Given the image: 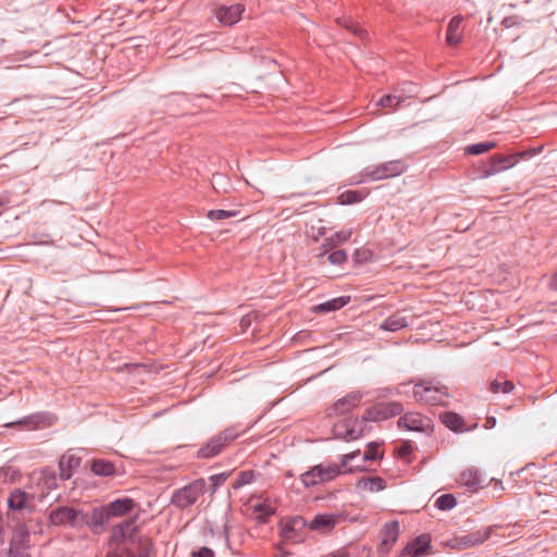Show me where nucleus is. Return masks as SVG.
<instances>
[{
    "mask_svg": "<svg viewBox=\"0 0 557 557\" xmlns=\"http://www.w3.org/2000/svg\"><path fill=\"white\" fill-rule=\"evenodd\" d=\"M362 255H363V258L366 259V258H367V256H366V255H368V251H367V250H363V251H362Z\"/></svg>",
    "mask_w": 557,
    "mask_h": 557,
    "instance_id": "nucleus-54",
    "label": "nucleus"
},
{
    "mask_svg": "<svg viewBox=\"0 0 557 557\" xmlns=\"http://www.w3.org/2000/svg\"><path fill=\"white\" fill-rule=\"evenodd\" d=\"M111 545L107 557H150L152 543L138 532L135 519H127L112 528Z\"/></svg>",
    "mask_w": 557,
    "mask_h": 557,
    "instance_id": "nucleus-1",
    "label": "nucleus"
},
{
    "mask_svg": "<svg viewBox=\"0 0 557 557\" xmlns=\"http://www.w3.org/2000/svg\"><path fill=\"white\" fill-rule=\"evenodd\" d=\"M29 500L30 496L26 492L15 490L8 498V506L11 510H22L27 507Z\"/></svg>",
    "mask_w": 557,
    "mask_h": 557,
    "instance_id": "nucleus-27",
    "label": "nucleus"
},
{
    "mask_svg": "<svg viewBox=\"0 0 557 557\" xmlns=\"http://www.w3.org/2000/svg\"><path fill=\"white\" fill-rule=\"evenodd\" d=\"M341 520L342 515L339 513H320L309 522L308 529L321 533H329L336 524L339 523Z\"/></svg>",
    "mask_w": 557,
    "mask_h": 557,
    "instance_id": "nucleus-14",
    "label": "nucleus"
},
{
    "mask_svg": "<svg viewBox=\"0 0 557 557\" xmlns=\"http://www.w3.org/2000/svg\"><path fill=\"white\" fill-rule=\"evenodd\" d=\"M357 487L361 491L376 493L385 490L386 481L381 476L361 478L357 482Z\"/></svg>",
    "mask_w": 557,
    "mask_h": 557,
    "instance_id": "nucleus-23",
    "label": "nucleus"
},
{
    "mask_svg": "<svg viewBox=\"0 0 557 557\" xmlns=\"http://www.w3.org/2000/svg\"><path fill=\"white\" fill-rule=\"evenodd\" d=\"M456 505L457 500L453 494H443L435 502V507L440 510H451Z\"/></svg>",
    "mask_w": 557,
    "mask_h": 557,
    "instance_id": "nucleus-33",
    "label": "nucleus"
},
{
    "mask_svg": "<svg viewBox=\"0 0 557 557\" xmlns=\"http://www.w3.org/2000/svg\"><path fill=\"white\" fill-rule=\"evenodd\" d=\"M351 234H352L351 230H342V231L334 233L330 237L325 238L322 244L323 251L320 253V256L321 257L324 256L329 249L336 248V247L343 245L344 243H346L347 240H349V238L351 237Z\"/></svg>",
    "mask_w": 557,
    "mask_h": 557,
    "instance_id": "nucleus-21",
    "label": "nucleus"
},
{
    "mask_svg": "<svg viewBox=\"0 0 557 557\" xmlns=\"http://www.w3.org/2000/svg\"><path fill=\"white\" fill-rule=\"evenodd\" d=\"M461 16H454L446 29V41L450 46H457L461 41L460 26L462 23Z\"/></svg>",
    "mask_w": 557,
    "mask_h": 557,
    "instance_id": "nucleus-25",
    "label": "nucleus"
},
{
    "mask_svg": "<svg viewBox=\"0 0 557 557\" xmlns=\"http://www.w3.org/2000/svg\"><path fill=\"white\" fill-rule=\"evenodd\" d=\"M191 557H214V552L208 547H201L191 553Z\"/></svg>",
    "mask_w": 557,
    "mask_h": 557,
    "instance_id": "nucleus-44",
    "label": "nucleus"
},
{
    "mask_svg": "<svg viewBox=\"0 0 557 557\" xmlns=\"http://www.w3.org/2000/svg\"><path fill=\"white\" fill-rule=\"evenodd\" d=\"M503 24H504L506 27H509V26L511 25V24H510V18H509V17L504 18Z\"/></svg>",
    "mask_w": 557,
    "mask_h": 557,
    "instance_id": "nucleus-49",
    "label": "nucleus"
},
{
    "mask_svg": "<svg viewBox=\"0 0 557 557\" xmlns=\"http://www.w3.org/2000/svg\"><path fill=\"white\" fill-rule=\"evenodd\" d=\"M244 10V7L239 3L228 7L222 5L216 10L215 16L221 24L231 26L240 20Z\"/></svg>",
    "mask_w": 557,
    "mask_h": 557,
    "instance_id": "nucleus-17",
    "label": "nucleus"
},
{
    "mask_svg": "<svg viewBox=\"0 0 557 557\" xmlns=\"http://www.w3.org/2000/svg\"><path fill=\"white\" fill-rule=\"evenodd\" d=\"M255 478H256L255 471H252V470L242 471L237 475L235 482L233 483V488L239 490L240 487L252 483L255 481Z\"/></svg>",
    "mask_w": 557,
    "mask_h": 557,
    "instance_id": "nucleus-35",
    "label": "nucleus"
},
{
    "mask_svg": "<svg viewBox=\"0 0 557 557\" xmlns=\"http://www.w3.org/2000/svg\"><path fill=\"white\" fill-rule=\"evenodd\" d=\"M27 537H28V531L26 530L25 525H22L15 532V534L10 543V546L11 547L13 545H17V547L24 546Z\"/></svg>",
    "mask_w": 557,
    "mask_h": 557,
    "instance_id": "nucleus-40",
    "label": "nucleus"
},
{
    "mask_svg": "<svg viewBox=\"0 0 557 557\" xmlns=\"http://www.w3.org/2000/svg\"><path fill=\"white\" fill-rule=\"evenodd\" d=\"M398 453H399V455H400L401 457H407V456H409V455H410V453H411V446H410V444H405V445H403V446L399 448Z\"/></svg>",
    "mask_w": 557,
    "mask_h": 557,
    "instance_id": "nucleus-46",
    "label": "nucleus"
},
{
    "mask_svg": "<svg viewBox=\"0 0 557 557\" xmlns=\"http://www.w3.org/2000/svg\"><path fill=\"white\" fill-rule=\"evenodd\" d=\"M441 421L447 429L454 432H465L468 430L466 428L463 418L460 414L453 411L442 413Z\"/></svg>",
    "mask_w": 557,
    "mask_h": 557,
    "instance_id": "nucleus-22",
    "label": "nucleus"
},
{
    "mask_svg": "<svg viewBox=\"0 0 557 557\" xmlns=\"http://www.w3.org/2000/svg\"><path fill=\"white\" fill-rule=\"evenodd\" d=\"M495 147L494 141H484V143H478L470 145L466 147V153L478 156L484 152H487L488 150L493 149Z\"/></svg>",
    "mask_w": 557,
    "mask_h": 557,
    "instance_id": "nucleus-34",
    "label": "nucleus"
},
{
    "mask_svg": "<svg viewBox=\"0 0 557 557\" xmlns=\"http://www.w3.org/2000/svg\"><path fill=\"white\" fill-rule=\"evenodd\" d=\"M494 528L495 527L492 525L467 533L459 537V545H461L463 548L478 546L490 539Z\"/></svg>",
    "mask_w": 557,
    "mask_h": 557,
    "instance_id": "nucleus-16",
    "label": "nucleus"
},
{
    "mask_svg": "<svg viewBox=\"0 0 557 557\" xmlns=\"http://www.w3.org/2000/svg\"><path fill=\"white\" fill-rule=\"evenodd\" d=\"M363 199V195L358 190H346L342 193L338 200L342 205H352L360 202Z\"/></svg>",
    "mask_w": 557,
    "mask_h": 557,
    "instance_id": "nucleus-36",
    "label": "nucleus"
},
{
    "mask_svg": "<svg viewBox=\"0 0 557 557\" xmlns=\"http://www.w3.org/2000/svg\"><path fill=\"white\" fill-rule=\"evenodd\" d=\"M253 512L257 515V520L265 523L268 519L275 513V508L271 506L268 500L251 505Z\"/></svg>",
    "mask_w": 557,
    "mask_h": 557,
    "instance_id": "nucleus-30",
    "label": "nucleus"
},
{
    "mask_svg": "<svg viewBox=\"0 0 557 557\" xmlns=\"http://www.w3.org/2000/svg\"><path fill=\"white\" fill-rule=\"evenodd\" d=\"M81 465V458L73 454H64L59 461V468L61 470V476L65 480L72 475V470L78 468Z\"/></svg>",
    "mask_w": 557,
    "mask_h": 557,
    "instance_id": "nucleus-24",
    "label": "nucleus"
},
{
    "mask_svg": "<svg viewBox=\"0 0 557 557\" xmlns=\"http://www.w3.org/2000/svg\"><path fill=\"white\" fill-rule=\"evenodd\" d=\"M458 483L469 492H476L486 485V479L478 468L470 467L460 473Z\"/></svg>",
    "mask_w": 557,
    "mask_h": 557,
    "instance_id": "nucleus-13",
    "label": "nucleus"
},
{
    "mask_svg": "<svg viewBox=\"0 0 557 557\" xmlns=\"http://www.w3.org/2000/svg\"><path fill=\"white\" fill-rule=\"evenodd\" d=\"M228 476V472H222L209 476V481L211 483V494H214L218 491V488L225 483Z\"/></svg>",
    "mask_w": 557,
    "mask_h": 557,
    "instance_id": "nucleus-39",
    "label": "nucleus"
},
{
    "mask_svg": "<svg viewBox=\"0 0 557 557\" xmlns=\"http://www.w3.org/2000/svg\"><path fill=\"white\" fill-rule=\"evenodd\" d=\"M49 520L52 525H67L73 529H81L85 524V515L81 509L70 506H59L50 511Z\"/></svg>",
    "mask_w": 557,
    "mask_h": 557,
    "instance_id": "nucleus-7",
    "label": "nucleus"
},
{
    "mask_svg": "<svg viewBox=\"0 0 557 557\" xmlns=\"http://www.w3.org/2000/svg\"><path fill=\"white\" fill-rule=\"evenodd\" d=\"M549 287L553 290H557V272L552 276Z\"/></svg>",
    "mask_w": 557,
    "mask_h": 557,
    "instance_id": "nucleus-47",
    "label": "nucleus"
},
{
    "mask_svg": "<svg viewBox=\"0 0 557 557\" xmlns=\"http://www.w3.org/2000/svg\"><path fill=\"white\" fill-rule=\"evenodd\" d=\"M349 300H350L349 296L336 297V298H333L331 300H327L325 302L318 305L314 308V310L317 312L335 311V310H338V309L343 308L344 306H346L349 302Z\"/></svg>",
    "mask_w": 557,
    "mask_h": 557,
    "instance_id": "nucleus-29",
    "label": "nucleus"
},
{
    "mask_svg": "<svg viewBox=\"0 0 557 557\" xmlns=\"http://www.w3.org/2000/svg\"><path fill=\"white\" fill-rule=\"evenodd\" d=\"M327 259L334 265H343L347 261V253L345 250H335L329 255Z\"/></svg>",
    "mask_w": 557,
    "mask_h": 557,
    "instance_id": "nucleus-41",
    "label": "nucleus"
},
{
    "mask_svg": "<svg viewBox=\"0 0 557 557\" xmlns=\"http://www.w3.org/2000/svg\"><path fill=\"white\" fill-rule=\"evenodd\" d=\"M490 387L493 393L509 394L512 392L515 386H513V383L508 380H504V381L494 380L493 382H491Z\"/></svg>",
    "mask_w": 557,
    "mask_h": 557,
    "instance_id": "nucleus-37",
    "label": "nucleus"
},
{
    "mask_svg": "<svg viewBox=\"0 0 557 557\" xmlns=\"http://www.w3.org/2000/svg\"><path fill=\"white\" fill-rule=\"evenodd\" d=\"M249 428L239 429V425L226 428L212 436L197 453L199 458L208 459L219 455L231 442L245 433Z\"/></svg>",
    "mask_w": 557,
    "mask_h": 557,
    "instance_id": "nucleus-4",
    "label": "nucleus"
},
{
    "mask_svg": "<svg viewBox=\"0 0 557 557\" xmlns=\"http://www.w3.org/2000/svg\"><path fill=\"white\" fill-rule=\"evenodd\" d=\"M487 422H490V423H493V424H495V422H496V419H493V420H491V419H487Z\"/></svg>",
    "mask_w": 557,
    "mask_h": 557,
    "instance_id": "nucleus-52",
    "label": "nucleus"
},
{
    "mask_svg": "<svg viewBox=\"0 0 557 557\" xmlns=\"http://www.w3.org/2000/svg\"><path fill=\"white\" fill-rule=\"evenodd\" d=\"M407 169L406 163L400 160H391L362 169L359 173L348 180L349 185H360L368 182L392 178L403 174Z\"/></svg>",
    "mask_w": 557,
    "mask_h": 557,
    "instance_id": "nucleus-2",
    "label": "nucleus"
},
{
    "mask_svg": "<svg viewBox=\"0 0 557 557\" xmlns=\"http://www.w3.org/2000/svg\"><path fill=\"white\" fill-rule=\"evenodd\" d=\"M91 471L99 476H110L115 473V466L113 462L106 459H94L91 463Z\"/></svg>",
    "mask_w": 557,
    "mask_h": 557,
    "instance_id": "nucleus-28",
    "label": "nucleus"
},
{
    "mask_svg": "<svg viewBox=\"0 0 557 557\" xmlns=\"http://www.w3.org/2000/svg\"><path fill=\"white\" fill-rule=\"evenodd\" d=\"M352 30H354V33H356L359 36H361L364 33V30H362L361 28H357V27H354Z\"/></svg>",
    "mask_w": 557,
    "mask_h": 557,
    "instance_id": "nucleus-48",
    "label": "nucleus"
},
{
    "mask_svg": "<svg viewBox=\"0 0 557 557\" xmlns=\"http://www.w3.org/2000/svg\"><path fill=\"white\" fill-rule=\"evenodd\" d=\"M518 162L516 156L495 154L491 158L490 163L480 170V176L483 178L493 176L502 171L512 168Z\"/></svg>",
    "mask_w": 557,
    "mask_h": 557,
    "instance_id": "nucleus-12",
    "label": "nucleus"
},
{
    "mask_svg": "<svg viewBox=\"0 0 557 557\" xmlns=\"http://www.w3.org/2000/svg\"><path fill=\"white\" fill-rule=\"evenodd\" d=\"M407 326V318L405 315H401L400 313L389 315L380 324V329L387 332H397Z\"/></svg>",
    "mask_w": 557,
    "mask_h": 557,
    "instance_id": "nucleus-26",
    "label": "nucleus"
},
{
    "mask_svg": "<svg viewBox=\"0 0 557 557\" xmlns=\"http://www.w3.org/2000/svg\"><path fill=\"white\" fill-rule=\"evenodd\" d=\"M403 410L404 406L398 401L379 403L368 408L361 418L364 424L369 421L380 422L400 414Z\"/></svg>",
    "mask_w": 557,
    "mask_h": 557,
    "instance_id": "nucleus-9",
    "label": "nucleus"
},
{
    "mask_svg": "<svg viewBox=\"0 0 557 557\" xmlns=\"http://www.w3.org/2000/svg\"><path fill=\"white\" fill-rule=\"evenodd\" d=\"M379 444L375 442H371L367 446V450L363 453L364 460H375L380 457L379 453Z\"/></svg>",
    "mask_w": 557,
    "mask_h": 557,
    "instance_id": "nucleus-43",
    "label": "nucleus"
},
{
    "mask_svg": "<svg viewBox=\"0 0 557 557\" xmlns=\"http://www.w3.org/2000/svg\"><path fill=\"white\" fill-rule=\"evenodd\" d=\"M487 422H490V423H493V424H495V422H496V419H493V420H491V419H487Z\"/></svg>",
    "mask_w": 557,
    "mask_h": 557,
    "instance_id": "nucleus-51",
    "label": "nucleus"
},
{
    "mask_svg": "<svg viewBox=\"0 0 557 557\" xmlns=\"http://www.w3.org/2000/svg\"><path fill=\"white\" fill-rule=\"evenodd\" d=\"M135 507V502L132 498L124 497L111 502L106 508V517L110 519L112 517H122Z\"/></svg>",
    "mask_w": 557,
    "mask_h": 557,
    "instance_id": "nucleus-19",
    "label": "nucleus"
},
{
    "mask_svg": "<svg viewBox=\"0 0 557 557\" xmlns=\"http://www.w3.org/2000/svg\"><path fill=\"white\" fill-rule=\"evenodd\" d=\"M337 476H339V471L335 463H320L304 472L300 475V482L305 487H313L327 483Z\"/></svg>",
    "mask_w": 557,
    "mask_h": 557,
    "instance_id": "nucleus-6",
    "label": "nucleus"
},
{
    "mask_svg": "<svg viewBox=\"0 0 557 557\" xmlns=\"http://www.w3.org/2000/svg\"><path fill=\"white\" fill-rule=\"evenodd\" d=\"M11 546H8L5 542L0 543V557H10Z\"/></svg>",
    "mask_w": 557,
    "mask_h": 557,
    "instance_id": "nucleus-45",
    "label": "nucleus"
},
{
    "mask_svg": "<svg viewBox=\"0 0 557 557\" xmlns=\"http://www.w3.org/2000/svg\"><path fill=\"white\" fill-rule=\"evenodd\" d=\"M236 215H237V211H235V210H222V209L210 210L207 213V218L212 221L225 220V219L234 218Z\"/></svg>",
    "mask_w": 557,
    "mask_h": 557,
    "instance_id": "nucleus-38",
    "label": "nucleus"
},
{
    "mask_svg": "<svg viewBox=\"0 0 557 557\" xmlns=\"http://www.w3.org/2000/svg\"><path fill=\"white\" fill-rule=\"evenodd\" d=\"M307 520L301 516L286 517L280 521L281 535L288 541L297 542L308 528Z\"/></svg>",
    "mask_w": 557,
    "mask_h": 557,
    "instance_id": "nucleus-10",
    "label": "nucleus"
},
{
    "mask_svg": "<svg viewBox=\"0 0 557 557\" xmlns=\"http://www.w3.org/2000/svg\"><path fill=\"white\" fill-rule=\"evenodd\" d=\"M359 455V450H356V451H352V453H349V454H344L341 456V461L339 463H335V467L338 468V471H339V475L345 473L344 471V468L351 461L354 460L357 456Z\"/></svg>",
    "mask_w": 557,
    "mask_h": 557,
    "instance_id": "nucleus-42",
    "label": "nucleus"
},
{
    "mask_svg": "<svg viewBox=\"0 0 557 557\" xmlns=\"http://www.w3.org/2000/svg\"><path fill=\"white\" fill-rule=\"evenodd\" d=\"M412 394L417 401L431 406L445 405L449 397L447 387L434 379L417 381Z\"/></svg>",
    "mask_w": 557,
    "mask_h": 557,
    "instance_id": "nucleus-3",
    "label": "nucleus"
},
{
    "mask_svg": "<svg viewBox=\"0 0 557 557\" xmlns=\"http://www.w3.org/2000/svg\"><path fill=\"white\" fill-rule=\"evenodd\" d=\"M370 428L364 424L362 418H347L338 421L333 426V434L336 438L346 442L356 441L368 433Z\"/></svg>",
    "mask_w": 557,
    "mask_h": 557,
    "instance_id": "nucleus-8",
    "label": "nucleus"
},
{
    "mask_svg": "<svg viewBox=\"0 0 557 557\" xmlns=\"http://www.w3.org/2000/svg\"><path fill=\"white\" fill-rule=\"evenodd\" d=\"M431 544L429 534H421L407 544L403 557H420L426 553Z\"/></svg>",
    "mask_w": 557,
    "mask_h": 557,
    "instance_id": "nucleus-18",
    "label": "nucleus"
},
{
    "mask_svg": "<svg viewBox=\"0 0 557 557\" xmlns=\"http://www.w3.org/2000/svg\"><path fill=\"white\" fill-rule=\"evenodd\" d=\"M398 426L407 431L428 433L431 430V419L418 412H408L398 419Z\"/></svg>",
    "mask_w": 557,
    "mask_h": 557,
    "instance_id": "nucleus-11",
    "label": "nucleus"
},
{
    "mask_svg": "<svg viewBox=\"0 0 557 557\" xmlns=\"http://www.w3.org/2000/svg\"><path fill=\"white\" fill-rule=\"evenodd\" d=\"M398 531H399L398 522L394 521L388 524H385L381 545L389 548L396 542Z\"/></svg>",
    "mask_w": 557,
    "mask_h": 557,
    "instance_id": "nucleus-31",
    "label": "nucleus"
},
{
    "mask_svg": "<svg viewBox=\"0 0 557 557\" xmlns=\"http://www.w3.org/2000/svg\"><path fill=\"white\" fill-rule=\"evenodd\" d=\"M359 256H360V250H356V251H355V257H356L357 259H359Z\"/></svg>",
    "mask_w": 557,
    "mask_h": 557,
    "instance_id": "nucleus-50",
    "label": "nucleus"
},
{
    "mask_svg": "<svg viewBox=\"0 0 557 557\" xmlns=\"http://www.w3.org/2000/svg\"><path fill=\"white\" fill-rule=\"evenodd\" d=\"M205 491L206 481L203 479H197L182 488L174 491L171 497V504L178 509H185L194 505L199 496L203 495Z\"/></svg>",
    "mask_w": 557,
    "mask_h": 557,
    "instance_id": "nucleus-5",
    "label": "nucleus"
},
{
    "mask_svg": "<svg viewBox=\"0 0 557 557\" xmlns=\"http://www.w3.org/2000/svg\"><path fill=\"white\" fill-rule=\"evenodd\" d=\"M50 417L44 413H34L27 417H24L15 422L7 423L5 426L10 428L13 425H23L28 429H39L41 425L50 424Z\"/></svg>",
    "mask_w": 557,
    "mask_h": 557,
    "instance_id": "nucleus-20",
    "label": "nucleus"
},
{
    "mask_svg": "<svg viewBox=\"0 0 557 557\" xmlns=\"http://www.w3.org/2000/svg\"><path fill=\"white\" fill-rule=\"evenodd\" d=\"M487 422H490V423H493V424H495V422H496V419H493V420H491V419H487Z\"/></svg>",
    "mask_w": 557,
    "mask_h": 557,
    "instance_id": "nucleus-53",
    "label": "nucleus"
},
{
    "mask_svg": "<svg viewBox=\"0 0 557 557\" xmlns=\"http://www.w3.org/2000/svg\"><path fill=\"white\" fill-rule=\"evenodd\" d=\"M405 100L403 96L399 95H385L380 98L377 101V106L381 108H391L396 109L400 106V103Z\"/></svg>",
    "mask_w": 557,
    "mask_h": 557,
    "instance_id": "nucleus-32",
    "label": "nucleus"
},
{
    "mask_svg": "<svg viewBox=\"0 0 557 557\" xmlns=\"http://www.w3.org/2000/svg\"><path fill=\"white\" fill-rule=\"evenodd\" d=\"M363 395L359 391L350 392L343 398L338 399L332 408H330L329 414H344L356 408Z\"/></svg>",
    "mask_w": 557,
    "mask_h": 557,
    "instance_id": "nucleus-15",
    "label": "nucleus"
}]
</instances>
